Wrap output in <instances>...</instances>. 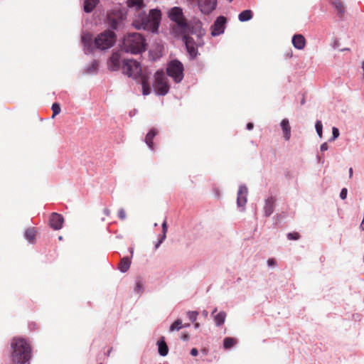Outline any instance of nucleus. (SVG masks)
<instances>
[{"mask_svg": "<svg viewBox=\"0 0 364 364\" xmlns=\"http://www.w3.org/2000/svg\"><path fill=\"white\" fill-rule=\"evenodd\" d=\"M126 4L129 9H134L139 12L132 23L134 28L158 33L161 20L160 9H150L149 14H146L144 11H142V9L146 6L144 0H127Z\"/></svg>", "mask_w": 364, "mask_h": 364, "instance_id": "1", "label": "nucleus"}, {"mask_svg": "<svg viewBox=\"0 0 364 364\" xmlns=\"http://www.w3.org/2000/svg\"><path fill=\"white\" fill-rule=\"evenodd\" d=\"M11 364H29L32 348L28 341L21 337H14L11 342Z\"/></svg>", "mask_w": 364, "mask_h": 364, "instance_id": "2", "label": "nucleus"}, {"mask_svg": "<svg viewBox=\"0 0 364 364\" xmlns=\"http://www.w3.org/2000/svg\"><path fill=\"white\" fill-rule=\"evenodd\" d=\"M146 47V38L139 33H128L120 43L122 51L133 55L142 53Z\"/></svg>", "mask_w": 364, "mask_h": 364, "instance_id": "3", "label": "nucleus"}, {"mask_svg": "<svg viewBox=\"0 0 364 364\" xmlns=\"http://www.w3.org/2000/svg\"><path fill=\"white\" fill-rule=\"evenodd\" d=\"M117 41L115 32L110 29H106L98 34L94 40L95 49L106 50L113 47Z\"/></svg>", "mask_w": 364, "mask_h": 364, "instance_id": "4", "label": "nucleus"}, {"mask_svg": "<svg viewBox=\"0 0 364 364\" xmlns=\"http://www.w3.org/2000/svg\"><path fill=\"white\" fill-rule=\"evenodd\" d=\"M154 78L153 87L156 95L165 96L168 94L170 90V85L164 70H157L154 73Z\"/></svg>", "mask_w": 364, "mask_h": 364, "instance_id": "5", "label": "nucleus"}, {"mask_svg": "<svg viewBox=\"0 0 364 364\" xmlns=\"http://www.w3.org/2000/svg\"><path fill=\"white\" fill-rule=\"evenodd\" d=\"M166 74L174 82L180 83L184 77L183 64L178 59H173L167 63Z\"/></svg>", "mask_w": 364, "mask_h": 364, "instance_id": "6", "label": "nucleus"}, {"mask_svg": "<svg viewBox=\"0 0 364 364\" xmlns=\"http://www.w3.org/2000/svg\"><path fill=\"white\" fill-rule=\"evenodd\" d=\"M127 14L122 9H114L107 15V22L109 26L107 29L114 32L124 26L123 21L126 18Z\"/></svg>", "mask_w": 364, "mask_h": 364, "instance_id": "7", "label": "nucleus"}, {"mask_svg": "<svg viewBox=\"0 0 364 364\" xmlns=\"http://www.w3.org/2000/svg\"><path fill=\"white\" fill-rule=\"evenodd\" d=\"M122 73L129 77L137 79L141 77L142 70L140 63L133 59L123 60L122 61Z\"/></svg>", "mask_w": 364, "mask_h": 364, "instance_id": "8", "label": "nucleus"}, {"mask_svg": "<svg viewBox=\"0 0 364 364\" xmlns=\"http://www.w3.org/2000/svg\"><path fill=\"white\" fill-rule=\"evenodd\" d=\"M191 23L186 18L175 23L173 31L176 35L181 36V39L185 36H190V31L192 28Z\"/></svg>", "mask_w": 364, "mask_h": 364, "instance_id": "9", "label": "nucleus"}, {"mask_svg": "<svg viewBox=\"0 0 364 364\" xmlns=\"http://www.w3.org/2000/svg\"><path fill=\"white\" fill-rule=\"evenodd\" d=\"M182 41L185 44L190 60H194L198 55V46H202L203 41L196 45L194 39L191 36H185Z\"/></svg>", "mask_w": 364, "mask_h": 364, "instance_id": "10", "label": "nucleus"}, {"mask_svg": "<svg viewBox=\"0 0 364 364\" xmlns=\"http://www.w3.org/2000/svg\"><path fill=\"white\" fill-rule=\"evenodd\" d=\"M227 18L224 16H219L210 26L211 36H218L225 32Z\"/></svg>", "mask_w": 364, "mask_h": 364, "instance_id": "11", "label": "nucleus"}, {"mask_svg": "<svg viewBox=\"0 0 364 364\" xmlns=\"http://www.w3.org/2000/svg\"><path fill=\"white\" fill-rule=\"evenodd\" d=\"M196 4L202 14L208 15L216 9L217 0H198Z\"/></svg>", "mask_w": 364, "mask_h": 364, "instance_id": "12", "label": "nucleus"}, {"mask_svg": "<svg viewBox=\"0 0 364 364\" xmlns=\"http://www.w3.org/2000/svg\"><path fill=\"white\" fill-rule=\"evenodd\" d=\"M167 16L171 21L175 23L186 18L183 14V9L180 6L171 7L167 12Z\"/></svg>", "mask_w": 364, "mask_h": 364, "instance_id": "13", "label": "nucleus"}, {"mask_svg": "<svg viewBox=\"0 0 364 364\" xmlns=\"http://www.w3.org/2000/svg\"><path fill=\"white\" fill-rule=\"evenodd\" d=\"M81 40L84 46L85 54H91L94 49H95L94 41L92 40V35L90 33H83Z\"/></svg>", "mask_w": 364, "mask_h": 364, "instance_id": "14", "label": "nucleus"}, {"mask_svg": "<svg viewBox=\"0 0 364 364\" xmlns=\"http://www.w3.org/2000/svg\"><path fill=\"white\" fill-rule=\"evenodd\" d=\"M64 218L61 214L52 213L49 218V224L51 228L59 230L63 228Z\"/></svg>", "mask_w": 364, "mask_h": 364, "instance_id": "15", "label": "nucleus"}, {"mask_svg": "<svg viewBox=\"0 0 364 364\" xmlns=\"http://www.w3.org/2000/svg\"><path fill=\"white\" fill-rule=\"evenodd\" d=\"M247 188L245 184L239 186L237 196V205L239 208H242V210L247 203Z\"/></svg>", "mask_w": 364, "mask_h": 364, "instance_id": "16", "label": "nucleus"}, {"mask_svg": "<svg viewBox=\"0 0 364 364\" xmlns=\"http://www.w3.org/2000/svg\"><path fill=\"white\" fill-rule=\"evenodd\" d=\"M109 68L112 71L118 70L121 66V54L119 51H114L109 58Z\"/></svg>", "mask_w": 364, "mask_h": 364, "instance_id": "17", "label": "nucleus"}, {"mask_svg": "<svg viewBox=\"0 0 364 364\" xmlns=\"http://www.w3.org/2000/svg\"><path fill=\"white\" fill-rule=\"evenodd\" d=\"M276 199L273 196L267 198L264 201V212L265 217H269L274 212Z\"/></svg>", "mask_w": 364, "mask_h": 364, "instance_id": "18", "label": "nucleus"}, {"mask_svg": "<svg viewBox=\"0 0 364 364\" xmlns=\"http://www.w3.org/2000/svg\"><path fill=\"white\" fill-rule=\"evenodd\" d=\"M157 134L158 130L156 128L153 127L148 132L145 136L144 142L146 143L149 149L151 151H154V144L153 140Z\"/></svg>", "mask_w": 364, "mask_h": 364, "instance_id": "19", "label": "nucleus"}, {"mask_svg": "<svg viewBox=\"0 0 364 364\" xmlns=\"http://www.w3.org/2000/svg\"><path fill=\"white\" fill-rule=\"evenodd\" d=\"M291 41L294 47L298 50H301L305 46L306 40L301 34H294Z\"/></svg>", "mask_w": 364, "mask_h": 364, "instance_id": "20", "label": "nucleus"}, {"mask_svg": "<svg viewBox=\"0 0 364 364\" xmlns=\"http://www.w3.org/2000/svg\"><path fill=\"white\" fill-rule=\"evenodd\" d=\"M156 345L158 346V352L161 356H166L168 353V347L166 343L165 338L161 337L157 341Z\"/></svg>", "mask_w": 364, "mask_h": 364, "instance_id": "21", "label": "nucleus"}, {"mask_svg": "<svg viewBox=\"0 0 364 364\" xmlns=\"http://www.w3.org/2000/svg\"><path fill=\"white\" fill-rule=\"evenodd\" d=\"M140 81L142 87V95L144 96L149 95L151 93V89L149 82V77L142 75L140 77Z\"/></svg>", "mask_w": 364, "mask_h": 364, "instance_id": "22", "label": "nucleus"}, {"mask_svg": "<svg viewBox=\"0 0 364 364\" xmlns=\"http://www.w3.org/2000/svg\"><path fill=\"white\" fill-rule=\"evenodd\" d=\"M99 62L97 60H93L91 63L85 67L83 74L85 75H95L98 71Z\"/></svg>", "mask_w": 364, "mask_h": 364, "instance_id": "23", "label": "nucleus"}, {"mask_svg": "<svg viewBox=\"0 0 364 364\" xmlns=\"http://www.w3.org/2000/svg\"><path fill=\"white\" fill-rule=\"evenodd\" d=\"M280 126L282 129L284 137L286 141L289 140L291 136V127L289 126V119L285 118L281 121Z\"/></svg>", "mask_w": 364, "mask_h": 364, "instance_id": "24", "label": "nucleus"}, {"mask_svg": "<svg viewBox=\"0 0 364 364\" xmlns=\"http://www.w3.org/2000/svg\"><path fill=\"white\" fill-rule=\"evenodd\" d=\"M132 262H131V257H124L119 264V266L117 269L122 272L125 273L127 272L130 266H131Z\"/></svg>", "mask_w": 364, "mask_h": 364, "instance_id": "25", "label": "nucleus"}, {"mask_svg": "<svg viewBox=\"0 0 364 364\" xmlns=\"http://www.w3.org/2000/svg\"><path fill=\"white\" fill-rule=\"evenodd\" d=\"M99 0H84L83 11L85 13H91L98 4Z\"/></svg>", "mask_w": 364, "mask_h": 364, "instance_id": "26", "label": "nucleus"}, {"mask_svg": "<svg viewBox=\"0 0 364 364\" xmlns=\"http://www.w3.org/2000/svg\"><path fill=\"white\" fill-rule=\"evenodd\" d=\"M253 17V12L250 9H245L241 11L238 15V19L240 22H246L251 20Z\"/></svg>", "mask_w": 364, "mask_h": 364, "instance_id": "27", "label": "nucleus"}, {"mask_svg": "<svg viewBox=\"0 0 364 364\" xmlns=\"http://www.w3.org/2000/svg\"><path fill=\"white\" fill-rule=\"evenodd\" d=\"M36 231L34 228H29L26 230L24 236L29 243L33 244L36 242Z\"/></svg>", "mask_w": 364, "mask_h": 364, "instance_id": "28", "label": "nucleus"}, {"mask_svg": "<svg viewBox=\"0 0 364 364\" xmlns=\"http://www.w3.org/2000/svg\"><path fill=\"white\" fill-rule=\"evenodd\" d=\"M161 228H162V235H161V237L158 240L157 242L155 244V249L156 250L159 248V247L161 245V244L164 242V240L166 237V232H167V230H168V225H167V223H166V220H164L162 223Z\"/></svg>", "mask_w": 364, "mask_h": 364, "instance_id": "29", "label": "nucleus"}, {"mask_svg": "<svg viewBox=\"0 0 364 364\" xmlns=\"http://www.w3.org/2000/svg\"><path fill=\"white\" fill-rule=\"evenodd\" d=\"M226 313L225 311H220L217 314L213 316V319L216 326H222L225 321Z\"/></svg>", "mask_w": 364, "mask_h": 364, "instance_id": "30", "label": "nucleus"}, {"mask_svg": "<svg viewBox=\"0 0 364 364\" xmlns=\"http://www.w3.org/2000/svg\"><path fill=\"white\" fill-rule=\"evenodd\" d=\"M332 4L337 10L338 17L341 18L345 13V9L342 2L340 0H333Z\"/></svg>", "mask_w": 364, "mask_h": 364, "instance_id": "31", "label": "nucleus"}, {"mask_svg": "<svg viewBox=\"0 0 364 364\" xmlns=\"http://www.w3.org/2000/svg\"><path fill=\"white\" fill-rule=\"evenodd\" d=\"M236 343V339L232 337H225L223 340V348L226 350L230 349Z\"/></svg>", "mask_w": 364, "mask_h": 364, "instance_id": "32", "label": "nucleus"}, {"mask_svg": "<svg viewBox=\"0 0 364 364\" xmlns=\"http://www.w3.org/2000/svg\"><path fill=\"white\" fill-rule=\"evenodd\" d=\"M135 284H136V286L134 289V292L141 295L142 294V292L144 291V287H143L141 279L137 278L135 281Z\"/></svg>", "mask_w": 364, "mask_h": 364, "instance_id": "33", "label": "nucleus"}, {"mask_svg": "<svg viewBox=\"0 0 364 364\" xmlns=\"http://www.w3.org/2000/svg\"><path fill=\"white\" fill-rule=\"evenodd\" d=\"M190 33L196 35L199 38L205 35V30L201 27L195 28L192 26V28L190 31Z\"/></svg>", "mask_w": 364, "mask_h": 364, "instance_id": "34", "label": "nucleus"}, {"mask_svg": "<svg viewBox=\"0 0 364 364\" xmlns=\"http://www.w3.org/2000/svg\"><path fill=\"white\" fill-rule=\"evenodd\" d=\"M183 328L182 321L181 319H176L171 326L170 331H179Z\"/></svg>", "mask_w": 364, "mask_h": 364, "instance_id": "35", "label": "nucleus"}, {"mask_svg": "<svg viewBox=\"0 0 364 364\" xmlns=\"http://www.w3.org/2000/svg\"><path fill=\"white\" fill-rule=\"evenodd\" d=\"M315 129L318 136L321 138L323 135V124L321 120H317L315 123Z\"/></svg>", "mask_w": 364, "mask_h": 364, "instance_id": "36", "label": "nucleus"}, {"mask_svg": "<svg viewBox=\"0 0 364 364\" xmlns=\"http://www.w3.org/2000/svg\"><path fill=\"white\" fill-rule=\"evenodd\" d=\"M187 317L192 322H195L197 319L198 312L197 311H188L187 312Z\"/></svg>", "mask_w": 364, "mask_h": 364, "instance_id": "37", "label": "nucleus"}, {"mask_svg": "<svg viewBox=\"0 0 364 364\" xmlns=\"http://www.w3.org/2000/svg\"><path fill=\"white\" fill-rule=\"evenodd\" d=\"M53 117L58 115L60 112V105L58 102H54L52 105Z\"/></svg>", "mask_w": 364, "mask_h": 364, "instance_id": "38", "label": "nucleus"}, {"mask_svg": "<svg viewBox=\"0 0 364 364\" xmlns=\"http://www.w3.org/2000/svg\"><path fill=\"white\" fill-rule=\"evenodd\" d=\"M339 135V129L337 127H333L332 128V136L328 139V141L331 142L335 141L337 138H338Z\"/></svg>", "mask_w": 364, "mask_h": 364, "instance_id": "39", "label": "nucleus"}, {"mask_svg": "<svg viewBox=\"0 0 364 364\" xmlns=\"http://www.w3.org/2000/svg\"><path fill=\"white\" fill-rule=\"evenodd\" d=\"M300 237L299 233L296 232H289L287 234V239L289 240H297Z\"/></svg>", "mask_w": 364, "mask_h": 364, "instance_id": "40", "label": "nucleus"}, {"mask_svg": "<svg viewBox=\"0 0 364 364\" xmlns=\"http://www.w3.org/2000/svg\"><path fill=\"white\" fill-rule=\"evenodd\" d=\"M348 190L346 188H343L340 192V198L342 200H345L347 198Z\"/></svg>", "mask_w": 364, "mask_h": 364, "instance_id": "41", "label": "nucleus"}, {"mask_svg": "<svg viewBox=\"0 0 364 364\" xmlns=\"http://www.w3.org/2000/svg\"><path fill=\"white\" fill-rule=\"evenodd\" d=\"M118 217L121 220H124L126 218V213L123 208H120L118 212Z\"/></svg>", "mask_w": 364, "mask_h": 364, "instance_id": "42", "label": "nucleus"}, {"mask_svg": "<svg viewBox=\"0 0 364 364\" xmlns=\"http://www.w3.org/2000/svg\"><path fill=\"white\" fill-rule=\"evenodd\" d=\"M328 149V143L327 142H323V144H321L320 146V150L321 151L323 152V151H327Z\"/></svg>", "mask_w": 364, "mask_h": 364, "instance_id": "43", "label": "nucleus"}, {"mask_svg": "<svg viewBox=\"0 0 364 364\" xmlns=\"http://www.w3.org/2000/svg\"><path fill=\"white\" fill-rule=\"evenodd\" d=\"M317 162L321 164H323L325 162V159L323 156H320L318 154L316 155Z\"/></svg>", "mask_w": 364, "mask_h": 364, "instance_id": "44", "label": "nucleus"}, {"mask_svg": "<svg viewBox=\"0 0 364 364\" xmlns=\"http://www.w3.org/2000/svg\"><path fill=\"white\" fill-rule=\"evenodd\" d=\"M189 338H190V336L186 333H183L181 336V339L183 341H187L189 340Z\"/></svg>", "mask_w": 364, "mask_h": 364, "instance_id": "45", "label": "nucleus"}, {"mask_svg": "<svg viewBox=\"0 0 364 364\" xmlns=\"http://www.w3.org/2000/svg\"><path fill=\"white\" fill-rule=\"evenodd\" d=\"M276 263H275V261L273 258H269L267 260V265L269 267H274L275 266Z\"/></svg>", "mask_w": 364, "mask_h": 364, "instance_id": "46", "label": "nucleus"}, {"mask_svg": "<svg viewBox=\"0 0 364 364\" xmlns=\"http://www.w3.org/2000/svg\"><path fill=\"white\" fill-rule=\"evenodd\" d=\"M190 354L192 355V356H197L198 355V350L197 348H193L191 351H190Z\"/></svg>", "mask_w": 364, "mask_h": 364, "instance_id": "47", "label": "nucleus"}, {"mask_svg": "<svg viewBox=\"0 0 364 364\" xmlns=\"http://www.w3.org/2000/svg\"><path fill=\"white\" fill-rule=\"evenodd\" d=\"M254 127V124L252 122H248L246 125V129L247 130H252Z\"/></svg>", "mask_w": 364, "mask_h": 364, "instance_id": "48", "label": "nucleus"}, {"mask_svg": "<svg viewBox=\"0 0 364 364\" xmlns=\"http://www.w3.org/2000/svg\"><path fill=\"white\" fill-rule=\"evenodd\" d=\"M186 1L190 5H196L198 2V0H186Z\"/></svg>", "mask_w": 364, "mask_h": 364, "instance_id": "49", "label": "nucleus"}, {"mask_svg": "<svg viewBox=\"0 0 364 364\" xmlns=\"http://www.w3.org/2000/svg\"><path fill=\"white\" fill-rule=\"evenodd\" d=\"M137 112L138 111L136 109H134L132 111L129 112V114L132 117L134 116L137 113Z\"/></svg>", "mask_w": 364, "mask_h": 364, "instance_id": "50", "label": "nucleus"}, {"mask_svg": "<svg viewBox=\"0 0 364 364\" xmlns=\"http://www.w3.org/2000/svg\"><path fill=\"white\" fill-rule=\"evenodd\" d=\"M103 212H104V214L106 215L107 216H109L110 214V211L108 208H105Z\"/></svg>", "mask_w": 364, "mask_h": 364, "instance_id": "51", "label": "nucleus"}, {"mask_svg": "<svg viewBox=\"0 0 364 364\" xmlns=\"http://www.w3.org/2000/svg\"><path fill=\"white\" fill-rule=\"evenodd\" d=\"M360 229L363 231L364 230V216H363V220L360 225Z\"/></svg>", "mask_w": 364, "mask_h": 364, "instance_id": "52", "label": "nucleus"}, {"mask_svg": "<svg viewBox=\"0 0 364 364\" xmlns=\"http://www.w3.org/2000/svg\"><path fill=\"white\" fill-rule=\"evenodd\" d=\"M333 48H338L339 46V43H338V40H336L333 43Z\"/></svg>", "mask_w": 364, "mask_h": 364, "instance_id": "53", "label": "nucleus"}, {"mask_svg": "<svg viewBox=\"0 0 364 364\" xmlns=\"http://www.w3.org/2000/svg\"><path fill=\"white\" fill-rule=\"evenodd\" d=\"M202 315H203L204 317H207V316H208V311H207V310H203V311H202Z\"/></svg>", "mask_w": 364, "mask_h": 364, "instance_id": "54", "label": "nucleus"}, {"mask_svg": "<svg viewBox=\"0 0 364 364\" xmlns=\"http://www.w3.org/2000/svg\"><path fill=\"white\" fill-rule=\"evenodd\" d=\"M348 171H349V178H352L353 173V168H350Z\"/></svg>", "mask_w": 364, "mask_h": 364, "instance_id": "55", "label": "nucleus"}, {"mask_svg": "<svg viewBox=\"0 0 364 364\" xmlns=\"http://www.w3.org/2000/svg\"><path fill=\"white\" fill-rule=\"evenodd\" d=\"M129 251L131 253V258L133 257V254H134V248L133 247H129Z\"/></svg>", "mask_w": 364, "mask_h": 364, "instance_id": "56", "label": "nucleus"}, {"mask_svg": "<svg viewBox=\"0 0 364 364\" xmlns=\"http://www.w3.org/2000/svg\"><path fill=\"white\" fill-rule=\"evenodd\" d=\"M29 328H30V329H33V328H36V323H30V324H29Z\"/></svg>", "mask_w": 364, "mask_h": 364, "instance_id": "57", "label": "nucleus"}, {"mask_svg": "<svg viewBox=\"0 0 364 364\" xmlns=\"http://www.w3.org/2000/svg\"><path fill=\"white\" fill-rule=\"evenodd\" d=\"M305 102H306L305 97H304V96H303L300 103H301V105H304L305 104Z\"/></svg>", "mask_w": 364, "mask_h": 364, "instance_id": "58", "label": "nucleus"}, {"mask_svg": "<svg viewBox=\"0 0 364 364\" xmlns=\"http://www.w3.org/2000/svg\"><path fill=\"white\" fill-rule=\"evenodd\" d=\"M112 350V348H111L110 349H109V350H107V353H106V355H107V356H109V355H110V353H111Z\"/></svg>", "mask_w": 364, "mask_h": 364, "instance_id": "59", "label": "nucleus"}, {"mask_svg": "<svg viewBox=\"0 0 364 364\" xmlns=\"http://www.w3.org/2000/svg\"><path fill=\"white\" fill-rule=\"evenodd\" d=\"M216 311H217V308H215V309H213V311H212L211 315H212V316H214V315H215V313H216Z\"/></svg>", "mask_w": 364, "mask_h": 364, "instance_id": "60", "label": "nucleus"}, {"mask_svg": "<svg viewBox=\"0 0 364 364\" xmlns=\"http://www.w3.org/2000/svg\"><path fill=\"white\" fill-rule=\"evenodd\" d=\"M200 326L198 323H195L194 327L195 328H198Z\"/></svg>", "mask_w": 364, "mask_h": 364, "instance_id": "61", "label": "nucleus"}, {"mask_svg": "<svg viewBox=\"0 0 364 364\" xmlns=\"http://www.w3.org/2000/svg\"><path fill=\"white\" fill-rule=\"evenodd\" d=\"M190 326V324L189 323H186L183 326V328L185 327V328H187V327H189Z\"/></svg>", "mask_w": 364, "mask_h": 364, "instance_id": "62", "label": "nucleus"}, {"mask_svg": "<svg viewBox=\"0 0 364 364\" xmlns=\"http://www.w3.org/2000/svg\"><path fill=\"white\" fill-rule=\"evenodd\" d=\"M363 71L364 72V60L362 62V66H361Z\"/></svg>", "mask_w": 364, "mask_h": 364, "instance_id": "63", "label": "nucleus"}, {"mask_svg": "<svg viewBox=\"0 0 364 364\" xmlns=\"http://www.w3.org/2000/svg\"><path fill=\"white\" fill-rule=\"evenodd\" d=\"M349 50H350L349 48H343V49H341V51Z\"/></svg>", "mask_w": 364, "mask_h": 364, "instance_id": "64", "label": "nucleus"}]
</instances>
